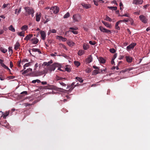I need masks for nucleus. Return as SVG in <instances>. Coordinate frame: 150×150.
<instances>
[{
    "label": "nucleus",
    "mask_w": 150,
    "mask_h": 150,
    "mask_svg": "<svg viewBox=\"0 0 150 150\" xmlns=\"http://www.w3.org/2000/svg\"><path fill=\"white\" fill-rule=\"evenodd\" d=\"M52 60L49 61L48 62H44L43 63L42 65L45 66V68L47 69V71L49 70L50 71H54L56 67H57L58 64L57 63H55L52 65L50 64L52 63Z\"/></svg>",
    "instance_id": "1"
},
{
    "label": "nucleus",
    "mask_w": 150,
    "mask_h": 150,
    "mask_svg": "<svg viewBox=\"0 0 150 150\" xmlns=\"http://www.w3.org/2000/svg\"><path fill=\"white\" fill-rule=\"evenodd\" d=\"M24 9L26 13L25 15V16H27L28 15H31L32 17L34 16V13L35 12L33 9L32 8L28 6H26L24 7Z\"/></svg>",
    "instance_id": "2"
},
{
    "label": "nucleus",
    "mask_w": 150,
    "mask_h": 150,
    "mask_svg": "<svg viewBox=\"0 0 150 150\" xmlns=\"http://www.w3.org/2000/svg\"><path fill=\"white\" fill-rule=\"evenodd\" d=\"M50 10L52 14V12L54 14H57L59 12V8L56 6L52 7Z\"/></svg>",
    "instance_id": "3"
},
{
    "label": "nucleus",
    "mask_w": 150,
    "mask_h": 150,
    "mask_svg": "<svg viewBox=\"0 0 150 150\" xmlns=\"http://www.w3.org/2000/svg\"><path fill=\"white\" fill-rule=\"evenodd\" d=\"M47 73V71L46 70H45L43 71L38 72H33V74H34L35 76H41L43 74H46Z\"/></svg>",
    "instance_id": "4"
},
{
    "label": "nucleus",
    "mask_w": 150,
    "mask_h": 150,
    "mask_svg": "<svg viewBox=\"0 0 150 150\" xmlns=\"http://www.w3.org/2000/svg\"><path fill=\"white\" fill-rule=\"evenodd\" d=\"M73 18L74 21H79L81 19V15L79 14L74 15L73 16Z\"/></svg>",
    "instance_id": "5"
},
{
    "label": "nucleus",
    "mask_w": 150,
    "mask_h": 150,
    "mask_svg": "<svg viewBox=\"0 0 150 150\" xmlns=\"http://www.w3.org/2000/svg\"><path fill=\"white\" fill-rule=\"evenodd\" d=\"M139 18L140 21L144 23H146L147 22V20L146 17L143 15H140L139 16Z\"/></svg>",
    "instance_id": "6"
},
{
    "label": "nucleus",
    "mask_w": 150,
    "mask_h": 150,
    "mask_svg": "<svg viewBox=\"0 0 150 150\" xmlns=\"http://www.w3.org/2000/svg\"><path fill=\"white\" fill-rule=\"evenodd\" d=\"M99 29L101 32L103 33H111L110 30L106 29L104 28L103 26L100 27Z\"/></svg>",
    "instance_id": "7"
},
{
    "label": "nucleus",
    "mask_w": 150,
    "mask_h": 150,
    "mask_svg": "<svg viewBox=\"0 0 150 150\" xmlns=\"http://www.w3.org/2000/svg\"><path fill=\"white\" fill-rule=\"evenodd\" d=\"M75 83V82H74L72 83L71 85L67 86V89H69V90L71 91L73 90V89L74 88V87L76 86H77L76 85H74Z\"/></svg>",
    "instance_id": "8"
},
{
    "label": "nucleus",
    "mask_w": 150,
    "mask_h": 150,
    "mask_svg": "<svg viewBox=\"0 0 150 150\" xmlns=\"http://www.w3.org/2000/svg\"><path fill=\"white\" fill-rule=\"evenodd\" d=\"M143 0H133V4L136 5L142 4L143 3Z\"/></svg>",
    "instance_id": "9"
},
{
    "label": "nucleus",
    "mask_w": 150,
    "mask_h": 150,
    "mask_svg": "<svg viewBox=\"0 0 150 150\" xmlns=\"http://www.w3.org/2000/svg\"><path fill=\"white\" fill-rule=\"evenodd\" d=\"M136 43H132L130 44L127 47V50H129L131 49H133L136 45Z\"/></svg>",
    "instance_id": "10"
},
{
    "label": "nucleus",
    "mask_w": 150,
    "mask_h": 150,
    "mask_svg": "<svg viewBox=\"0 0 150 150\" xmlns=\"http://www.w3.org/2000/svg\"><path fill=\"white\" fill-rule=\"evenodd\" d=\"M9 111H6L4 113L2 112V114L1 116V118L3 117L4 119H6V117L9 115Z\"/></svg>",
    "instance_id": "11"
},
{
    "label": "nucleus",
    "mask_w": 150,
    "mask_h": 150,
    "mask_svg": "<svg viewBox=\"0 0 150 150\" xmlns=\"http://www.w3.org/2000/svg\"><path fill=\"white\" fill-rule=\"evenodd\" d=\"M56 38L59 40H62L63 41H66L67 39L66 38L63 37L62 36L57 35L56 36Z\"/></svg>",
    "instance_id": "12"
},
{
    "label": "nucleus",
    "mask_w": 150,
    "mask_h": 150,
    "mask_svg": "<svg viewBox=\"0 0 150 150\" xmlns=\"http://www.w3.org/2000/svg\"><path fill=\"white\" fill-rule=\"evenodd\" d=\"M126 60L127 62L131 63L132 62L133 58L132 57L129 56H125Z\"/></svg>",
    "instance_id": "13"
},
{
    "label": "nucleus",
    "mask_w": 150,
    "mask_h": 150,
    "mask_svg": "<svg viewBox=\"0 0 150 150\" xmlns=\"http://www.w3.org/2000/svg\"><path fill=\"white\" fill-rule=\"evenodd\" d=\"M41 14L40 13H37L36 15V21L38 22L40 21V18H41Z\"/></svg>",
    "instance_id": "14"
},
{
    "label": "nucleus",
    "mask_w": 150,
    "mask_h": 150,
    "mask_svg": "<svg viewBox=\"0 0 150 150\" xmlns=\"http://www.w3.org/2000/svg\"><path fill=\"white\" fill-rule=\"evenodd\" d=\"M0 125H2L3 126L5 127H9V124L6 120L4 121V123L2 122V123L0 122Z\"/></svg>",
    "instance_id": "15"
},
{
    "label": "nucleus",
    "mask_w": 150,
    "mask_h": 150,
    "mask_svg": "<svg viewBox=\"0 0 150 150\" xmlns=\"http://www.w3.org/2000/svg\"><path fill=\"white\" fill-rule=\"evenodd\" d=\"M92 57L90 55L86 59V62L87 63H89L92 61Z\"/></svg>",
    "instance_id": "16"
},
{
    "label": "nucleus",
    "mask_w": 150,
    "mask_h": 150,
    "mask_svg": "<svg viewBox=\"0 0 150 150\" xmlns=\"http://www.w3.org/2000/svg\"><path fill=\"white\" fill-rule=\"evenodd\" d=\"M31 42L33 44H36L38 43V40L36 38H33L31 40Z\"/></svg>",
    "instance_id": "17"
},
{
    "label": "nucleus",
    "mask_w": 150,
    "mask_h": 150,
    "mask_svg": "<svg viewBox=\"0 0 150 150\" xmlns=\"http://www.w3.org/2000/svg\"><path fill=\"white\" fill-rule=\"evenodd\" d=\"M40 34L42 39V40H44L45 38L46 34L44 31H40Z\"/></svg>",
    "instance_id": "18"
},
{
    "label": "nucleus",
    "mask_w": 150,
    "mask_h": 150,
    "mask_svg": "<svg viewBox=\"0 0 150 150\" xmlns=\"http://www.w3.org/2000/svg\"><path fill=\"white\" fill-rule=\"evenodd\" d=\"M67 44L69 46L71 47L73 46L75 44L74 42L70 40H68L67 42Z\"/></svg>",
    "instance_id": "19"
},
{
    "label": "nucleus",
    "mask_w": 150,
    "mask_h": 150,
    "mask_svg": "<svg viewBox=\"0 0 150 150\" xmlns=\"http://www.w3.org/2000/svg\"><path fill=\"white\" fill-rule=\"evenodd\" d=\"M81 5L84 8L88 9L90 8L91 7V6L90 4H86L84 3H82Z\"/></svg>",
    "instance_id": "20"
},
{
    "label": "nucleus",
    "mask_w": 150,
    "mask_h": 150,
    "mask_svg": "<svg viewBox=\"0 0 150 150\" xmlns=\"http://www.w3.org/2000/svg\"><path fill=\"white\" fill-rule=\"evenodd\" d=\"M33 35L31 34H29L28 35H27L24 38V40H25L28 41L30 40L31 38H32L33 37Z\"/></svg>",
    "instance_id": "21"
},
{
    "label": "nucleus",
    "mask_w": 150,
    "mask_h": 150,
    "mask_svg": "<svg viewBox=\"0 0 150 150\" xmlns=\"http://www.w3.org/2000/svg\"><path fill=\"white\" fill-rule=\"evenodd\" d=\"M102 21V23L105 26H106L109 28H111V25H110L109 23L105 22L103 21Z\"/></svg>",
    "instance_id": "22"
},
{
    "label": "nucleus",
    "mask_w": 150,
    "mask_h": 150,
    "mask_svg": "<svg viewBox=\"0 0 150 150\" xmlns=\"http://www.w3.org/2000/svg\"><path fill=\"white\" fill-rule=\"evenodd\" d=\"M21 7H20L18 10V9H16L15 10V14L17 15H18L19 14L21 11Z\"/></svg>",
    "instance_id": "23"
},
{
    "label": "nucleus",
    "mask_w": 150,
    "mask_h": 150,
    "mask_svg": "<svg viewBox=\"0 0 150 150\" xmlns=\"http://www.w3.org/2000/svg\"><path fill=\"white\" fill-rule=\"evenodd\" d=\"M33 52H38L39 54H41V52L39 50L38 48H33L31 49Z\"/></svg>",
    "instance_id": "24"
},
{
    "label": "nucleus",
    "mask_w": 150,
    "mask_h": 150,
    "mask_svg": "<svg viewBox=\"0 0 150 150\" xmlns=\"http://www.w3.org/2000/svg\"><path fill=\"white\" fill-rule=\"evenodd\" d=\"M19 46L20 44L18 42H17L15 45V47H14V49H15L16 50H17L18 49Z\"/></svg>",
    "instance_id": "25"
},
{
    "label": "nucleus",
    "mask_w": 150,
    "mask_h": 150,
    "mask_svg": "<svg viewBox=\"0 0 150 150\" xmlns=\"http://www.w3.org/2000/svg\"><path fill=\"white\" fill-rule=\"evenodd\" d=\"M28 27L26 25H24L21 28V29L23 31H25L28 29Z\"/></svg>",
    "instance_id": "26"
},
{
    "label": "nucleus",
    "mask_w": 150,
    "mask_h": 150,
    "mask_svg": "<svg viewBox=\"0 0 150 150\" xmlns=\"http://www.w3.org/2000/svg\"><path fill=\"white\" fill-rule=\"evenodd\" d=\"M17 34L18 35L21 36H25V32L24 31H22L21 32L17 33Z\"/></svg>",
    "instance_id": "27"
},
{
    "label": "nucleus",
    "mask_w": 150,
    "mask_h": 150,
    "mask_svg": "<svg viewBox=\"0 0 150 150\" xmlns=\"http://www.w3.org/2000/svg\"><path fill=\"white\" fill-rule=\"evenodd\" d=\"M108 8L111 10H112L115 11L117 9V7L116 6H108Z\"/></svg>",
    "instance_id": "28"
},
{
    "label": "nucleus",
    "mask_w": 150,
    "mask_h": 150,
    "mask_svg": "<svg viewBox=\"0 0 150 150\" xmlns=\"http://www.w3.org/2000/svg\"><path fill=\"white\" fill-rule=\"evenodd\" d=\"M84 50H80L79 51L78 53V55L81 56L83 54H84Z\"/></svg>",
    "instance_id": "29"
},
{
    "label": "nucleus",
    "mask_w": 150,
    "mask_h": 150,
    "mask_svg": "<svg viewBox=\"0 0 150 150\" xmlns=\"http://www.w3.org/2000/svg\"><path fill=\"white\" fill-rule=\"evenodd\" d=\"M75 79L76 80L78 81H79L81 83H83V80L81 78L79 77H76Z\"/></svg>",
    "instance_id": "30"
},
{
    "label": "nucleus",
    "mask_w": 150,
    "mask_h": 150,
    "mask_svg": "<svg viewBox=\"0 0 150 150\" xmlns=\"http://www.w3.org/2000/svg\"><path fill=\"white\" fill-rule=\"evenodd\" d=\"M99 71L98 70H94L93 72V75H96L99 73Z\"/></svg>",
    "instance_id": "31"
},
{
    "label": "nucleus",
    "mask_w": 150,
    "mask_h": 150,
    "mask_svg": "<svg viewBox=\"0 0 150 150\" xmlns=\"http://www.w3.org/2000/svg\"><path fill=\"white\" fill-rule=\"evenodd\" d=\"M119 23H120L119 22H118V21H117L116 23L115 26V28L117 30H120V27L118 26V25H119Z\"/></svg>",
    "instance_id": "32"
},
{
    "label": "nucleus",
    "mask_w": 150,
    "mask_h": 150,
    "mask_svg": "<svg viewBox=\"0 0 150 150\" xmlns=\"http://www.w3.org/2000/svg\"><path fill=\"white\" fill-rule=\"evenodd\" d=\"M99 62L101 63H104L105 62V59L102 57L100 58L99 60Z\"/></svg>",
    "instance_id": "33"
},
{
    "label": "nucleus",
    "mask_w": 150,
    "mask_h": 150,
    "mask_svg": "<svg viewBox=\"0 0 150 150\" xmlns=\"http://www.w3.org/2000/svg\"><path fill=\"white\" fill-rule=\"evenodd\" d=\"M9 29L11 31L13 32H15V30L12 25H11L9 27Z\"/></svg>",
    "instance_id": "34"
},
{
    "label": "nucleus",
    "mask_w": 150,
    "mask_h": 150,
    "mask_svg": "<svg viewBox=\"0 0 150 150\" xmlns=\"http://www.w3.org/2000/svg\"><path fill=\"white\" fill-rule=\"evenodd\" d=\"M83 47L84 50H86L89 47L88 45H87V44H84Z\"/></svg>",
    "instance_id": "35"
},
{
    "label": "nucleus",
    "mask_w": 150,
    "mask_h": 150,
    "mask_svg": "<svg viewBox=\"0 0 150 150\" xmlns=\"http://www.w3.org/2000/svg\"><path fill=\"white\" fill-rule=\"evenodd\" d=\"M0 51H1L3 53H5L7 51V50L3 47L0 48Z\"/></svg>",
    "instance_id": "36"
},
{
    "label": "nucleus",
    "mask_w": 150,
    "mask_h": 150,
    "mask_svg": "<svg viewBox=\"0 0 150 150\" xmlns=\"http://www.w3.org/2000/svg\"><path fill=\"white\" fill-rule=\"evenodd\" d=\"M109 51L111 53L113 54L115 53L116 52V50L114 48L110 49Z\"/></svg>",
    "instance_id": "37"
},
{
    "label": "nucleus",
    "mask_w": 150,
    "mask_h": 150,
    "mask_svg": "<svg viewBox=\"0 0 150 150\" xmlns=\"http://www.w3.org/2000/svg\"><path fill=\"white\" fill-rule=\"evenodd\" d=\"M36 82L38 83H40L41 82V81L40 80L36 79L33 80L32 81V83H35Z\"/></svg>",
    "instance_id": "38"
},
{
    "label": "nucleus",
    "mask_w": 150,
    "mask_h": 150,
    "mask_svg": "<svg viewBox=\"0 0 150 150\" xmlns=\"http://www.w3.org/2000/svg\"><path fill=\"white\" fill-rule=\"evenodd\" d=\"M69 16V12H68L66 13L65 15L64 16V18H68Z\"/></svg>",
    "instance_id": "39"
},
{
    "label": "nucleus",
    "mask_w": 150,
    "mask_h": 150,
    "mask_svg": "<svg viewBox=\"0 0 150 150\" xmlns=\"http://www.w3.org/2000/svg\"><path fill=\"white\" fill-rule=\"evenodd\" d=\"M74 64L77 67L80 65V62L77 61H74Z\"/></svg>",
    "instance_id": "40"
},
{
    "label": "nucleus",
    "mask_w": 150,
    "mask_h": 150,
    "mask_svg": "<svg viewBox=\"0 0 150 150\" xmlns=\"http://www.w3.org/2000/svg\"><path fill=\"white\" fill-rule=\"evenodd\" d=\"M21 95V96H23L25 95H26L27 94V91H23L21 93H20Z\"/></svg>",
    "instance_id": "41"
},
{
    "label": "nucleus",
    "mask_w": 150,
    "mask_h": 150,
    "mask_svg": "<svg viewBox=\"0 0 150 150\" xmlns=\"http://www.w3.org/2000/svg\"><path fill=\"white\" fill-rule=\"evenodd\" d=\"M105 20L107 21H109L110 22L112 20L111 19V18L109 17V16H106V17L105 19Z\"/></svg>",
    "instance_id": "42"
},
{
    "label": "nucleus",
    "mask_w": 150,
    "mask_h": 150,
    "mask_svg": "<svg viewBox=\"0 0 150 150\" xmlns=\"http://www.w3.org/2000/svg\"><path fill=\"white\" fill-rule=\"evenodd\" d=\"M2 67H4V68H5L8 71H10V69H9L8 68V67L6 66V65H5L4 64H3V65L2 66Z\"/></svg>",
    "instance_id": "43"
},
{
    "label": "nucleus",
    "mask_w": 150,
    "mask_h": 150,
    "mask_svg": "<svg viewBox=\"0 0 150 150\" xmlns=\"http://www.w3.org/2000/svg\"><path fill=\"white\" fill-rule=\"evenodd\" d=\"M69 29L72 30H76L78 29V28L76 27H70L69 28Z\"/></svg>",
    "instance_id": "44"
},
{
    "label": "nucleus",
    "mask_w": 150,
    "mask_h": 150,
    "mask_svg": "<svg viewBox=\"0 0 150 150\" xmlns=\"http://www.w3.org/2000/svg\"><path fill=\"white\" fill-rule=\"evenodd\" d=\"M32 63V62H29L28 63H26L25 64V65H24L25 66V67H28L30 65H31V64Z\"/></svg>",
    "instance_id": "45"
},
{
    "label": "nucleus",
    "mask_w": 150,
    "mask_h": 150,
    "mask_svg": "<svg viewBox=\"0 0 150 150\" xmlns=\"http://www.w3.org/2000/svg\"><path fill=\"white\" fill-rule=\"evenodd\" d=\"M68 31L69 32V31L71 32L72 33H74V34H78V31H75L74 30H69Z\"/></svg>",
    "instance_id": "46"
},
{
    "label": "nucleus",
    "mask_w": 150,
    "mask_h": 150,
    "mask_svg": "<svg viewBox=\"0 0 150 150\" xmlns=\"http://www.w3.org/2000/svg\"><path fill=\"white\" fill-rule=\"evenodd\" d=\"M89 43L91 45H94L96 44V42L94 41H89Z\"/></svg>",
    "instance_id": "47"
},
{
    "label": "nucleus",
    "mask_w": 150,
    "mask_h": 150,
    "mask_svg": "<svg viewBox=\"0 0 150 150\" xmlns=\"http://www.w3.org/2000/svg\"><path fill=\"white\" fill-rule=\"evenodd\" d=\"M8 50L9 52H10L11 54L13 53V51L11 47H8Z\"/></svg>",
    "instance_id": "48"
},
{
    "label": "nucleus",
    "mask_w": 150,
    "mask_h": 150,
    "mask_svg": "<svg viewBox=\"0 0 150 150\" xmlns=\"http://www.w3.org/2000/svg\"><path fill=\"white\" fill-rule=\"evenodd\" d=\"M61 79H62V77H59L57 76L56 77V80H61Z\"/></svg>",
    "instance_id": "49"
},
{
    "label": "nucleus",
    "mask_w": 150,
    "mask_h": 150,
    "mask_svg": "<svg viewBox=\"0 0 150 150\" xmlns=\"http://www.w3.org/2000/svg\"><path fill=\"white\" fill-rule=\"evenodd\" d=\"M120 23L122 22H127L128 21V20H127L124 19L122 20H120L118 21Z\"/></svg>",
    "instance_id": "50"
},
{
    "label": "nucleus",
    "mask_w": 150,
    "mask_h": 150,
    "mask_svg": "<svg viewBox=\"0 0 150 150\" xmlns=\"http://www.w3.org/2000/svg\"><path fill=\"white\" fill-rule=\"evenodd\" d=\"M59 83H60L61 85L63 86H66V84L63 82H62L61 81H59Z\"/></svg>",
    "instance_id": "51"
},
{
    "label": "nucleus",
    "mask_w": 150,
    "mask_h": 150,
    "mask_svg": "<svg viewBox=\"0 0 150 150\" xmlns=\"http://www.w3.org/2000/svg\"><path fill=\"white\" fill-rule=\"evenodd\" d=\"M24 106H30L31 105V104L29 103H25L23 104Z\"/></svg>",
    "instance_id": "52"
},
{
    "label": "nucleus",
    "mask_w": 150,
    "mask_h": 150,
    "mask_svg": "<svg viewBox=\"0 0 150 150\" xmlns=\"http://www.w3.org/2000/svg\"><path fill=\"white\" fill-rule=\"evenodd\" d=\"M119 16H126V17H129V15L128 14H124V15H119Z\"/></svg>",
    "instance_id": "53"
},
{
    "label": "nucleus",
    "mask_w": 150,
    "mask_h": 150,
    "mask_svg": "<svg viewBox=\"0 0 150 150\" xmlns=\"http://www.w3.org/2000/svg\"><path fill=\"white\" fill-rule=\"evenodd\" d=\"M28 72V69H26V70L24 71L22 73V74L23 75L24 74Z\"/></svg>",
    "instance_id": "54"
},
{
    "label": "nucleus",
    "mask_w": 150,
    "mask_h": 150,
    "mask_svg": "<svg viewBox=\"0 0 150 150\" xmlns=\"http://www.w3.org/2000/svg\"><path fill=\"white\" fill-rule=\"evenodd\" d=\"M8 5V4H4L3 5V6L2 7V8L3 9H4V8H6V7H7Z\"/></svg>",
    "instance_id": "55"
},
{
    "label": "nucleus",
    "mask_w": 150,
    "mask_h": 150,
    "mask_svg": "<svg viewBox=\"0 0 150 150\" xmlns=\"http://www.w3.org/2000/svg\"><path fill=\"white\" fill-rule=\"evenodd\" d=\"M28 60L25 59L23 60L21 62V63H22V62H28Z\"/></svg>",
    "instance_id": "56"
},
{
    "label": "nucleus",
    "mask_w": 150,
    "mask_h": 150,
    "mask_svg": "<svg viewBox=\"0 0 150 150\" xmlns=\"http://www.w3.org/2000/svg\"><path fill=\"white\" fill-rule=\"evenodd\" d=\"M50 30L52 33H56V30L55 29H50Z\"/></svg>",
    "instance_id": "57"
},
{
    "label": "nucleus",
    "mask_w": 150,
    "mask_h": 150,
    "mask_svg": "<svg viewBox=\"0 0 150 150\" xmlns=\"http://www.w3.org/2000/svg\"><path fill=\"white\" fill-rule=\"evenodd\" d=\"M117 56V54L116 53H115V54H114L113 56L112 59H115L116 57Z\"/></svg>",
    "instance_id": "58"
},
{
    "label": "nucleus",
    "mask_w": 150,
    "mask_h": 150,
    "mask_svg": "<svg viewBox=\"0 0 150 150\" xmlns=\"http://www.w3.org/2000/svg\"><path fill=\"white\" fill-rule=\"evenodd\" d=\"M93 68L95 69H96L98 70H100L99 68L98 67H97L96 66L94 65L93 66Z\"/></svg>",
    "instance_id": "59"
},
{
    "label": "nucleus",
    "mask_w": 150,
    "mask_h": 150,
    "mask_svg": "<svg viewBox=\"0 0 150 150\" xmlns=\"http://www.w3.org/2000/svg\"><path fill=\"white\" fill-rule=\"evenodd\" d=\"M38 67V63H36L35 64V69H34V70H35L36 69V68H37V67Z\"/></svg>",
    "instance_id": "60"
},
{
    "label": "nucleus",
    "mask_w": 150,
    "mask_h": 150,
    "mask_svg": "<svg viewBox=\"0 0 150 150\" xmlns=\"http://www.w3.org/2000/svg\"><path fill=\"white\" fill-rule=\"evenodd\" d=\"M10 68H12L13 67V62H10Z\"/></svg>",
    "instance_id": "61"
},
{
    "label": "nucleus",
    "mask_w": 150,
    "mask_h": 150,
    "mask_svg": "<svg viewBox=\"0 0 150 150\" xmlns=\"http://www.w3.org/2000/svg\"><path fill=\"white\" fill-rule=\"evenodd\" d=\"M111 3H114V4H115L116 6H117V3L116 2V1L115 0H113L112 1V2H111Z\"/></svg>",
    "instance_id": "62"
},
{
    "label": "nucleus",
    "mask_w": 150,
    "mask_h": 150,
    "mask_svg": "<svg viewBox=\"0 0 150 150\" xmlns=\"http://www.w3.org/2000/svg\"><path fill=\"white\" fill-rule=\"evenodd\" d=\"M65 70L66 71L69 72L71 71V69L69 68H68L67 67L65 68Z\"/></svg>",
    "instance_id": "63"
},
{
    "label": "nucleus",
    "mask_w": 150,
    "mask_h": 150,
    "mask_svg": "<svg viewBox=\"0 0 150 150\" xmlns=\"http://www.w3.org/2000/svg\"><path fill=\"white\" fill-rule=\"evenodd\" d=\"M21 63V61H18V67H21L20 64Z\"/></svg>",
    "instance_id": "64"
}]
</instances>
